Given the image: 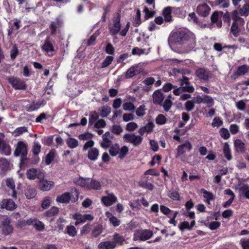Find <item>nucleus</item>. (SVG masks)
I'll return each mask as SVG.
<instances>
[{"instance_id":"1","label":"nucleus","mask_w":249,"mask_h":249,"mask_svg":"<svg viewBox=\"0 0 249 249\" xmlns=\"http://www.w3.org/2000/svg\"><path fill=\"white\" fill-rule=\"evenodd\" d=\"M71 191L72 194L71 196L70 193L65 192L62 195L57 196L56 198V202L61 203L68 204L70 203L71 199H72V201L73 202L77 201L79 198L78 191L75 188L71 189Z\"/></svg>"},{"instance_id":"2","label":"nucleus","mask_w":249,"mask_h":249,"mask_svg":"<svg viewBox=\"0 0 249 249\" xmlns=\"http://www.w3.org/2000/svg\"><path fill=\"white\" fill-rule=\"evenodd\" d=\"M41 49L50 57L54 55L56 52L53 41L49 36L46 37L43 44L41 46Z\"/></svg>"},{"instance_id":"3","label":"nucleus","mask_w":249,"mask_h":249,"mask_svg":"<svg viewBox=\"0 0 249 249\" xmlns=\"http://www.w3.org/2000/svg\"><path fill=\"white\" fill-rule=\"evenodd\" d=\"M7 80L16 90H25L27 88V85L25 82L20 78L10 76L7 78Z\"/></svg>"},{"instance_id":"4","label":"nucleus","mask_w":249,"mask_h":249,"mask_svg":"<svg viewBox=\"0 0 249 249\" xmlns=\"http://www.w3.org/2000/svg\"><path fill=\"white\" fill-rule=\"evenodd\" d=\"M124 142L131 143L134 146L140 145L142 141L143 138L141 136L136 135L134 133H127L123 137Z\"/></svg>"},{"instance_id":"5","label":"nucleus","mask_w":249,"mask_h":249,"mask_svg":"<svg viewBox=\"0 0 249 249\" xmlns=\"http://www.w3.org/2000/svg\"><path fill=\"white\" fill-rule=\"evenodd\" d=\"M188 38L189 36L187 34L182 31H178L173 33L171 35L170 39L172 42L181 44L185 41L188 40Z\"/></svg>"},{"instance_id":"6","label":"nucleus","mask_w":249,"mask_h":249,"mask_svg":"<svg viewBox=\"0 0 249 249\" xmlns=\"http://www.w3.org/2000/svg\"><path fill=\"white\" fill-rule=\"evenodd\" d=\"M0 228L1 230V233L5 236L11 234L14 228L11 225V219L7 217L1 222Z\"/></svg>"},{"instance_id":"7","label":"nucleus","mask_w":249,"mask_h":249,"mask_svg":"<svg viewBox=\"0 0 249 249\" xmlns=\"http://www.w3.org/2000/svg\"><path fill=\"white\" fill-rule=\"evenodd\" d=\"M121 16L120 14L117 13V16L113 19V26L109 27V31L112 35L117 34L121 29Z\"/></svg>"},{"instance_id":"8","label":"nucleus","mask_w":249,"mask_h":249,"mask_svg":"<svg viewBox=\"0 0 249 249\" xmlns=\"http://www.w3.org/2000/svg\"><path fill=\"white\" fill-rule=\"evenodd\" d=\"M0 135V152L2 155L9 156L11 154L10 146L4 140V136L3 133Z\"/></svg>"},{"instance_id":"9","label":"nucleus","mask_w":249,"mask_h":249,"mask_svg":"<svg viewBox=\"0 0 249 249\" xmlns=\"http://www.w3.org/2000/svg\"><path fill=\"white\" fill-rule=\"evenodd\" d=\"M114 137L109 131L106 132L102 135L103 142L100 143L102 147L104 148H107L109 147L112 143V140Z\"/></svg>"},{"instance_id":"10","label":"nucleus","mask_w":249,"mask_h":249,"mask_svg":"<svg viewBox=\"0 0 249 249\" xmlns=\"http://www.w3.org/2000/svg\"><path fill=\"white\" fill-rule=\"evenodd\" d=\"M211 8L206 3L199 4L196 9V12L198 15L202 17H207L210 12Z\"/></svg>"},{"instance_id":"11","label":"nucleus","mask_w":249,"mask_h":249,"mask_svg":"<svg viewBox=\"0 0 249 249\" xmlns=\"http://www.w3.org/2000/svg\"><path fill=\"white\" fill-rule=\"evenodd\" d=\"M107 196H104L101 198V201L106 206H110L117 201V197L113 193L108 194V191H106Z\"/></svg>"},{"instance_id":"12","label":"nucleus","mask_w":249,"mask_h":249,"mask_svg":"<svg viewBox=\"0 0 249 249\" xmlns=\"http://www.w3.org/2000/svg\"><path fill=\"white\" fill-rule=\"evenodd\" d=\"M193 148L192 144L188 141H186L184 143L178 145L177 147V154L178 156L184 154L187 151H190Z\"/></svg>"},{"instance_id":"13","label":"nucleus","mask_w":249,"mask_h":249,"mask_svg":"<svg viewBox=\"0 0 249 249\" xmlns=\"http://www.w3.org/2000/svg\"><path fill=\"white\" fill-rule=\"evenodd\" d=\"M196 74L199 79L206 81L210 77L211 72L206 68H199L196 70Z\"/></svg>"},{"instance_id":"14","label":"nucleus","mask_w":249,"mask_h":249,"mask_svg":"<svg viewBox=\"0 0 249 249\" xmlns=\"http://www.w3.org/2000/svg\"><path fill=\"white\" fill-rule=\"evenodd\" d=\"M73 218L74 219H76V221L75 222V225H78L80 223H83L85 222L86 221H92L94 217L93 216L90 214H84V215L81 214H75Z\"/></svg>"},{"instance_id":"15","label":"nucleus","mask_w":249,"mask_h":249,"mask_svg":"<svg viewBox=\"0 0 249 249\" xmlns=\"http://www.w3.org/2000/svg\"><path fill=\"white\" fill-rule=\"evenodd\" d=\"M1 206L2 208L6 209L9 211H13L17 207L15 202L11 199H3L1 203Z\"/></svg>"},{"instance_id":"16","label":"nucleus","mask_w":249,"mask_h":249,"mask_svg":"<svg viewBox=\"0 0 249 249\" xmlns=\"http://www.w3.org/2000/svg\"><path fill=\"white\" fill-rule=\"evenodd\" d=\"M54 182L46 179L40 180L39 182V188L43 191L50 190L54 186Z\"/></svg>"},{"instance_id":"17","label":"nucleus","mask_w":249,"mask_h":249,"mask_svg":"<svg viewBox=\"0 0 249 249\" xmlns=\"http://www.w3.org/2000/svg\"><path fill=\"white\" fill-rule=\"evenodd\" d=\"M165 98L164 94L160 89L154 91L153 95V101L155 104L162 105V103Z\"/></svg>"},{"instance_id":"18","label":"nucleus","mask_w":249,"mask_h":249,"mask_svg":"<svg viewBox=\"0 0 249 249\" xmlns=\"http://www.w3.org/2000/svg\"><path fill=\"white\" fill-rule=\"evenodd\" d=\"M25 152H27V148L26 144L22 141L18 142L14 151V155L16 157H18L21 154Z\"/></svg>"},{"instance_id":"19","label":"nucleus","mask_w":249,"mask_h":249,"mask_svg":"<svg viewBox=\"0 0 249 249\" xmlns=\"http://www.w3.org/2000/svg\"><path fill=\"white\" fill-rule=\"evenodd\" d=\"M62 24V22L59 18H56L54 21L51 22L50 25L51 35H55L57 33V29L61 27Z\"/></svg>"},{"instance_id":"20","label":"nucleus","mask_w":249,"mask_h":249,"mask_svg":"<svg viewBox=\"0 0 249 249\" xmlns=\"http://www.w3.org/2000/svg\"><path fill=\"white\" fill-rule=\"evenodd\" d=\"M249 71V67L247 65H243L238 67L236 71L233 74L234 78L241 75H244Z\"/></svg>"},{"instance_id":"21","label":"nucleus","mask_w":249,"mask_h":249,"mask_svg":"<svg viewBox=\"0 0 249 249\" xmlns=\"http://www.w3.org/2000/svg\"><path fill=\"white\" fill-rule=\"evenodd\" d=\"M6 184L7 187L11 190V193H8V195L12 196L13 197H17V192L15 189V184L14 180L11 178H7L6 180Z\"/></svg>"},{"instance_id":"22","label":"nucleus","mask_w":249,"mask_h":249,"mask_svg":"<svg viewBox=\"0 0 249 249\" xmlns=\"http://www.w3.org/2000/svg\"><path fill=\"white\" fill-rule=\"evenodd\" d=\"M172 13H173V7L167 6L163 9L162 15L166 22H170L173 20Z\"/></svg>"},{"instance_id":"23","label":"nucleus","mask_w":249,"mask_h":249,"mask_svg":"<svg viewBox=\"0 0 249 249\" xmlns=\"http://www.w3.org/2000/svg\"><path fill=\"white\" fill-rule=\"evenodd\" d=\"M234 146L237 153H244L245 152V144L240 139H236L234 142Z\"/></svg>"},{"instance_id":"24","label":"nucleus","mask_w":249,"mask_h":249,"mask_svg":"<svg viewBox=\"0 0 249 249\" xmlns=\"http://www.w3.org/2000/svg\"><path fill=\"white\" fill-rule=\"evenodd\" d=\"M101 189V184L100 182L96 180L91 179L89 178L88 181L87 189L99 190Z\"/></svg>"},{"instance_id":"25","label":"nucleus","mask_w":249,"mask_h":249,"mask_svg":"<svg viewBox=\"0 0 249 249\" xmlns=\"http://www.w3.org/2000/svg\"><path fill=\"white\" fill-rule=\"evenodd\" d=\"M99 249H113L115 248V243L112 241H104L98 245Z\"/></svg>"},{"instance_id":"26","label":"nucleus","mask_w":249,"mask_h":249,"mask_svg":"<svg viewBox=\"0 0 249 249\" xmlns=\"http://www.w3.org/2000/svg\"><path fill=\"white\" fill-rule=\"evenodd\" d=\"M153 235V231L150 230H143L140 233L139 238L141 241H145L150 239Z\"/></svg>"},{"instance_id":"27","label":"nucleus","mask_w":249,"mask_h":249,"mask_svg":"<svg viewBox=\"0 0 249 249\" xmlns=\"http://www.w3.org/2000/svg\"><path fill=\"white\" fill-rule=\"evenodd\" d=\"M89 180V178H83L82 177H79L75 178L73 179V182L82 187L87 189L88 181Z\"/></svg>"},{"instance_id":"28","label":"nucleus","mask_w":249,"mask_h":249,"mask_svg":"<svg viewBox=\"0 0 249 249\" xmlns=\"http://www.w3.org/2000/svg\"><path fill=\"white\" fill-rule=\"evenodd\" d=\"M99 156V151L97 148L93 147L90 148L88 153V158L91 160H95L97 159Z\"/></svg>"},{"instance_id":"29","label":"nucleus","mask_w":249,"mask_h":249,"mask_svg":"<svg viewBox=\"0 0 249 249\" xmlns=\"http://www.w3.org/2000/svg\"><path fill=\"white\" fill-rule=\"evenodd\" d=\"M59 212V209L57 207L53 206L46 212V216L47 217H51L50 221L54 220L53 217L57 215Z\"/></svg>"},{"instance_id":"30","label":"nucleus","mask_w":249,"mask_h":249,"mask_svg":"<svg viewBox=\"0 0 249 249\" xmlns=\"http://www.w3.org/2000/svg\"><path fill=\"white\" fill-rule=\"evenodd\" d=\"M41 104L39 102L33 101L31 104H28L25 106L26 110L28 112L34 111L37 110L41 106Z\"/></svg>"},{"instance_id":"31","label":"nucleus","mask_w":249,"mask_h":249,"mask_svg":"<svg viewBox=\"0 0 249 249\" xmlns=\"http://www.w3.org/2000/svg\"><path fill=\"white\" fill-rule=\"evenodd\" d=\"M56 154L55 150L52 149L48 154H47L45 159V163L46 165H50L54 160Z\"/></svg>"},{"instance_id":"32","label":"nucleus","mask_w":249,"mask_h":249,"mask_svg":"<svg viewBox=\"0 0 249 249\" xmlns=\"http://www.w3.org/2000/svg\"><path fill=\"white\" fill-rule=\"evenodd\" d=\"M67 146L70 148H75L78 145V141L75 138L69 137L66 141Z\"/></svg>"},{"instance_id":"33","label":"nucleus","mask_w":249,"mask_h":249,"mask_svg":"<svg viewBox=\"0 0 249 249\" xmlns=\"http://www.w3.org/2000/svg\"><path fill=\"white\" fill-rule=\"evenodd\" d=\"M107 217L109 219V221L114 227H116L120 225L121 221L116 217L113 216L110 213H107Z\"/></svg>"},{"instance_id":"34","label":"nucleus","mask_w":249,"mask_h":249,"mask_svg":"<svg viewBox=\"0 0 249 249\" xmlns=\"http://www.w3.org/2000/svg\"><path fill=\"white\" fill-rule=\"evenodd\" d=\"M223 154L225 158L230 160L232 159L231 154V151L229 147V145L228 143H225L223 147Z\"/></svg>"},{"instance_id":"35","label":"nucleus","mask_w":249,"mask_h":249,"mask_svg":"<svg viewBox=\"0 0 249 249\" xmlns=\"http://www.w3.org/2000/svg\"><path fill=\"white\" fill-rule=\"evenodd\" d=\"M109 147V153L111 156L114 157L119 154L120 146L118 143H115L114 145L110 146Z\"/></svg>"},{"instance_id":"36","label":"nucleus","mask_w":249,"mask_h":249,"mask_svg":"<svg viewBox=\"0 0 249 249\" xmlns=\"http://www.w3.org/2000/svg\"><path fill=\"white\" fill-rule=\"evenodd\" d=\"M173 14L180 18L185 17V11L180 7H173Z\"/></svg>"},{"instance_id":"37","label":"nucleus","mask_w":249,"mask_h":249,"mask_svg":"<svg viewBox=\"0 0 249 249\" xmlns=\"http://www.w3.org/2000/svg\"><path fill=\"white\" fill-rule=\"evenodd\" d=\"M113 240L114 241L113 242L115 243V245L116 246V244H118L120 245H122L125 240L124 237L123 236L120 235L118 233H115L113 235Z\"/></svg>"},{"instance_id":"38","label":"nucleus","mask_w":249,"mask_h":249,"mask_svg":"<svg viewBox=\"0 0 249 249\" xmlns=\"http://www.w3.org/2000/svg\"><path fill=\"white\" fill-rule=\"evenodd\" d=\"M239 13L241 16L247 17L249 14V1L244 4L243 7L239 9Z\"/></svg>"},{"instance_id":"39","label":"nucleus","mask_w":249,"mask_h":249,"mask_svg":"<svg viewBox=\"0 0 249 249\" xmlns=\"http://www.w3.org/2000/svg\"><path fill=\"white\" fill-rule=\"evenodd\" d=\"M201 193L203 194V196L206 198V202H209L210 200H213L214 199L213 194L210 192L207 191L204 189L201 190Z\"/></svg>"},{"instance_id":"40","label":"nucleus","mask_w":249,"mask_h":249,"mask_svg":"<svg viewBox=\"0 0 249 249\" xmlns=\"http://www.w3.org/2000/svg\"><path fill=\"white\" fill-rule=\"evenodd\" d=\"M27 177L31 180H34L37 176V169L35 168H31L27 170L26 173Z\"/></svg>"},{"instance_id":"41","label":"nucleus","mask_w":249,"mask_h":249,"mask_svg":"<svg viewBox=\"0 0 249 249\" xmlns=\"http://www.w3.org/2000/svg\"><path fill=\"white\" fill-rule=\"evenodd\" d=\"M103 232L102 226L100 225H98L94 227L91 232V236L93 237L96 238L100 235Z\"/></svg>"},{"instance_id":"42","label":"nucleus","mask_w":249,"mask_h":249,"mask_svg":"<svg viewBox=\"0 0 249 249\" xmlns=\"http://www.w3.org/2000/svg\"><path fill=\"white\" fill-rule=\"evenodd\" d=\"M99 118V115L96 111L90 112L89 119V124L91 125Z\"/></svg>"},{"instance_id":"43","label":"nucleus","mask_w":249,"mask_h":249,"mask_svg":"<svg viewBox=\"0 0 249 249\" xmlns=\"http://www.w3.org/2000/svg\"><path fill=\"white\" fill-rule=\"evenodd\" d=\"M41 146L40 144L36 141L34 142L32 148L33 154L34 156H37L41 151Z\"/></svg>"},{"instance_id":"44","label":"nucleus","mask_w":249,"mask_h":249,"mask_svg":"<svg viewBox=\"0 0 249 249\" xmlns=\"http://www.w3.org/2000/svg\"><path fill=\"white\" fill-rule=\"evenodd\" d=\"M19 53V50L16 45H14L10 50V58L13 61L17 57Z\"/></svg>"},{"instance_id":"45","label":"nucleus","mask_w":249,"mask_h":249,"mask_svg":"<svg viewBox=\"0 0 249 249\" xmlns=\"http://www.w3.org/2000/svg\"><path fill=\"white\" fill-rule=\"evenodd\" d=\"M66 229V233L71 236L74 237L77 234V230L74 226H68Z\"/></svg>"},{"instance_id":"46","label":"nucleus","mask_w":249,"mask_h":249,"mask_svg":"<svg viewBox=\"0 0 249 249\" xmlns=\"http://www.w3.org/2000/svg\"><path fill=\"white\" fill-rule=\"evenodd\" d=\"M114 57L110 55L107 56L101 64V68H105L108 67L113 61Z\"/></svg>"},{"instance_id":"47","label":"nucleus","mask_w":249,"mask_h":249,"mask_svg":"<svg viewBox=\"0 0 249 249\" xmlns=\"http://www.w3.org/2000/svg\"><path fill=\"white\" fill-rule=\"evenodd\" d=\"M231 32L235 37H237L239 36V30L237 22H233L231 28Z\"/></svg>"},{"instance_id":"48","label":"nucleus","mask_w":249,"mask_h":249,"mask_svg":"<svg viewBox=\"0 0 249 249\" xmlns=\"http://www.w3.org/2000/svg\"><path fill=\"white\" fill-rule=\"evenodd\" d=\"M156 123L159 125H163L166 123L167 119L163 114L158 115L156 118Z\"/></svg>"},{"instance_id":"49","label":"nucleus","mask_w":249,"mask_h":249,"mask_svg":"<svg viewBox=\"0 0 249 249\" xmlns=\"http://www.w3.org/2000/svg\"><path fill=\"white\" fill-rule=\"evenodd\" d=\"M36 190L33 188L27 189L25 192V195L27 199L34 198L36 195Z\"/></svg>"},{"instance_id":"50","label":"nucleus","mask_w":249,"mask_h":249,"mask_svg":"<svg viewBox=\"0 0 249 249\" xmlns=\"http://www.w3.org/2000/svg\"><path fill=\"white\" fill-rule=\"evenodd\" d=\"M34 227L38 231H43L45 229L44 223L37 219L35 220Z\"/></svg>"},{"instance_id":"51","label":"nucleus","mask_w":249,"mask_h":249,"mask_svg":"<svg viewBox=\"0 0 249 249\" xmlns=\"http://www.w3.org/2000/svg\"><path fill=\"white\" fill-rule=\"evenodd\" d=\"M173 103L170 99H166L164 103H162V105L165 111L168 112L171 108Z\"/></svg>"},{"instance_id":"52","label":"nucleus","mask_w":249,"mask_h":249,"mask_svg":"<svg viewBox=\"0 0 249 249\" xmlns=\"http://www.w3.org/2000/svg\"><path fill=\"white\" fill-rule=\"evenodd\" d=\"M195 101L194 100H188L185 103L184 107L186 110L191 111L195 108Z\"/></svg>"},{"instance_id":"53","label":"nucleus","mask_w":249,"mask_h":249,"mask_svg":"<svg viewBox=\"0 0 249 249\" xmlns=\"http://www.w3.org/2000/svg\"><path fill=\"white\" fill-rule=\"evenodd\" d=\"M219 134L220 136L224 140L228 139L230 137V134L227 128H221L219 130Z\"/></svg>"},{"instance_id":"54","label":"nucleus","mask_w":249,"mask_h":249,"mask_svg":"<svg viewBox=\"0 0 249 249\" xmlns=\"http://www.w3.org/2000/svg\"><path fill=\"white\" fill-rule=\"evenodd\" d=\"M111 131L114 134L119 135L123 131V129L120 125L114 124L112 126Z\"/></svg>"},{"instance_id":"55","label":"nucleus","mask_w":249,"mask_h":249,"mask_svg":"<svg viewBox=\"0 0 249 249\" xmlns=\"http://www.w3.org/2000/svg\"><path fill=\"white\" fill-rule=\"evenodd\" d=\"M100 111V116L102 117H107L111 112V108L108 107L104 106L101 108Z\"/></svg>"},{"instance_id":"56","label":"nucleus","mask_w":249,"mask_h":249,"mask_svg":"<svg viewBox=\"0 0 249 249\" xmlns=\"http://www.w3.org/2000/svg\"><path fill=\"white\" fill-rule=\"evenodd\" d=\"M219 14L221 15L223 14V12L222 11L218 12V11H214L213 14L212 15L211 17V22L213 23H216L219 18Z\"/></svg>"},{"instance_id":"57","label":"nucleus","mask_w":249,"mask_h":249,"mask_svg":"<svg viewBox=\"0 0 249 249\" xmlns=\"http://www.w3.org/2000/svg\"><path fill=\"white\" fill-rule=\"evenodd\" d=\"M145 106L142 105L136 109V114L139 117L143 116L145 114Z\"/></svg>"},{"instance_id":"58","label":"nucleus","mask_w":249,"mask_h":249,"mask_svg":"<svg viewBox=\"0 0 249 249\" xmlns=\"http://www.w3.org/2000/svg\"><path fill=\"white\" fill-rule=\"evenodd\" d=\"M139 186L142 188L147 189L149 190H153L154 188V185L147 181H142L139 184Z\"/></svg>"},{"instance_id":"59","label":"nucleus","mask_w":249,"mask_h":249,"mask_svg":"<svg viewBox=\"0 0 249 249\" xmlns=\"http://www.w3.org/2000/svg\"><path fill=\"white\" fill-rule=\"evenodd\" d=\"M66 220L63 218H59L56 222V228L58 231H62L64 228V223H66Z\"/></svg>"},{"instance_id":"60","label":"nucleus","mask_w":249,"mask_h":249,"mask_svg":"<svg viewBox=\"0 0 249 249\" xmlns=\"http://www.w3.org/2000/svg\"><path fill=\"white\" fill-rule=\"evenodd\" d=\"M128 148L126 146H123L119 150V157L121 159L124 158L128 152Z\"/></svg>"},{"instance_id":"61","label":"nucleus","mask_w":249,"mask_h":249,"mask_svg":"<svg viewBox=\"0 0 249 249\" xmlns=\"http://www.w3.org/2000/svg\"><path fill=\"white\" fill-rule=\"evenodd\" d=\"M203 100V103L208 104L209 107H211L214 105V100L210 96L204 95Z\"/></svg>"},{"instance_id":"62","label":"nucleus","mask_w":249,"mask_h":249,"mask_svg":"<svg viewBox=\"0 0 249 249\" xmlns=\"http://www.w3.org/2000/svg\"><path fill=\"white\" fill-rule=\"evenodd\" d=\"M123 109L125 111H132L135 108L134 105L131 102L124 103L123 105Z\"/></svg>"},{"instance_id":"63","label":"nucleus","mask_w":249,"mask_h":249,"mask_svg":"<svg viewBox=\"0 0 249 249\" xmlns=\"http://www.w3.org/2000/svg\"><path fill=\"white\" fill-rule=\"evenodd\" d=\"M105 52L107 54L113 55L114 54L115 49L112 44L108 43L105 48Z\"/></svg>"},{"instance_id":"64","label":"nucleus","mask_w":249,"mask_h":249,"mask_svg":"<svg viewBox=\"0 0 249 249\" xmlns=\"http://www.w3.org/2000/svg\"><path fill=\"white\" fill-rule=\"evenodd\" d=\"M240 244L243 249H249V238H242L240 240Z\"/></svg>"}]
</instances>
